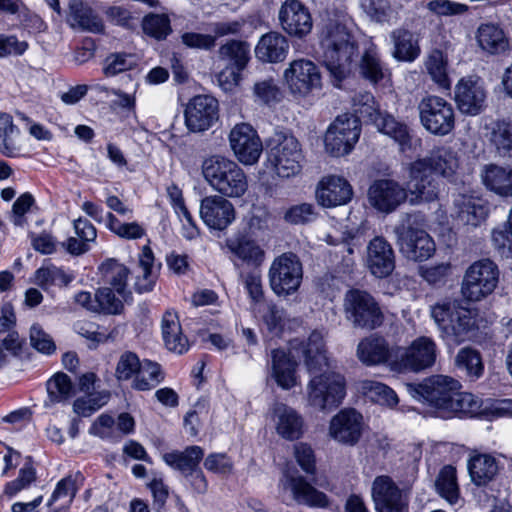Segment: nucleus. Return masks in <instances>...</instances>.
I'll return each mask as SVG.
<instances>
[{
    "instance_id": "nucleus-13",
    "label": "nucleus",
    "mask_w": 512,
    "mask_h": 512,
    "mask_svg": "<svg viewBox=\"0 0 512 512\" xmlns=\"http://www.w3.org/2000/svg\"><path fill=\"white\" fill-rule=\"evenodd\" d=\"M436 356L435 342L429 337L421 336L400 351L393 365L398 371L419 372L432 367Z\"/></svg>"
},
{
    "instance_id": "nucleus-1",
    "label": "nucleus",
    "mask_w": 512,
    "mask_h": 512,
    "mask_svg": "<svg viewBox=\"0 0 512 512\" xmlns=\"http://www.w3.org/2000/svg\"><path fill=\"white\" fill-rule=\"evenodd\" d=\"M459 168V160L450 147H437L409 165L408 190L410 202H431L437 199L439 184L436 177L452 179Z\"/></svg>"
},
{
    "instance_id": "nucleus-54",
    "label": "nucleus",
    "mask_w": 512,
    "mask_h": 512,
    "mask_svg": "<svg viewBox=\"0 0 512 512\" xmlns=\"http://www.w3.org/2000/svg\"><path fill=\"white\" fill-rule=\"evenodd\" d=\"M47 392L50 402H64L72 396L73 385L66 374L57 373L47 382Z\"/></svg>"
},
{
    "instance_id": "nucleus-16",
    "label": "nucleus",
    "mask_w": 512,
    "mask_h": 512,
    "mask_svg": "<svg viewBox=\"0 0 512 512\" xmlns=\"http://www.w3.org/2000/svg\"><path fill=\"white\" fill-rule=\"evenodd\" d=\"M401 254L408 260L421 262L435 253V243L430 235L411 226L396 229Z\"/></svg>"
},
{
    "instance_id": "nucleus-26",
    "label": "nucleus",
    "mask_w": 512,
    "mask_h": 512,
    "mask_svg": "<svg viewBox=\"0 0 512 512\" xmlns=\"http://www.w3.org/2000/svg\"><path fill=\"white\" fill-rule=\"evenodd\" d=\"M367 267L377 278L389 276L395 268V256L391 245L383 237H375L367 247Z\"/></svg>"
},
{
    "instance_id": "nucleus-20",
    "label": "nucleus",
    "mask_w": 512,
    "mask_h": 512,
    "mask_svg": "<svg viewBox=\"0 0 512 512\" xmlns=\"http://www.w3.org/2000/svg\"><path fill=\"white\" fill-rule=\"evenodd\" d=\"M408 192V188L405 189L394 180L380 179L369 187L368 200L376 210L391 213L406 201Z\"/></svg>"
},
{
    "instance_id": "nucleus-32",
    "label": "nucleus",
    "mask_w": 512,
    "mask_h": 512,
    "mask_svg": "<svg viewBox=\"0 0 512 512\" xmlns=\"http://www.w3.org/2000/svg\"><path fill=\"white\" fill-rule=\"evenodd\" d=\"M476 39L480 48L491 55L505 54L510 50L505 32L492 23L481 24L476 32Z\"/></svg>"
},
{
    "instance_id": "nucleus-42",
    "label": "nucleus",
    "mask_w": 512,
    "mask_h": 512,
    "mask_svg": "<svg viewBox=\"0 0 512 512\" xmlns=\"http://www.w3.org/2000/svg\"><path fill=\"white\" fill-rule=\"evenodd\" d=\"M467 468L471 480H493L499 472L497 460L489 454L482 453L471 455Z\"/></svg>"
},
{
    "instance_id": "nucleus-39",
    "label": "nucleus",
    "mask_w": 512,
    "mask_h": 512,
    "mask_svg": "<svg viewBox=\"0 0 512 512\" xmlns=\"http://www.w3.org/2000/svg\"><path fill=\"white\" fill-rule=\"evenodd\" d=\"M102 281L124 296L129 269L115 259H107L99 267Z\"/></svg>"
},
{
    "instance_id": "nucleus-8",
    "label": "nucleus",
    "mask_w": 512,
    "mask_h": 512,
    "mask_svg": "<svg viewBox=\"0 0 512 512\" xmlns=\"http://www.w3.org/2000/svg\"><path fill=\"white\" fill-rule=\"evenodd\" d=\"M498 281V266L490 259H481L467 268L461 293L466 300L477 302L490 295L497 287Z\"/></svg>"
},
{
    "instance_id": "nucleus-45",
    "label": "nucleus",
    "mask_w": 512,
    "mask_h": 512,
    "mask_svg": "<svg viewBox=\"0 0 512 512\" xmlns=\"http://www.w3.org/2000/svg\"><path fill=\"white\" fill-rule=\"evenodd\" d=\"M352 110L351 116L359 119L365 123H373L381 113L380 107L376 102L374 96L370 92H358L352 97Z\"/></svg>"
},
{
    "instance_id": "nucleus-23",
    "label": "nucleus",
    "mask_w": 512,
    "mask_h": 512,
    "mask_svg": "<svg viewBox=\"0 0 512 512\" xmlns=\"http://www.w3.org/2000/svg\"><path fill=\"white\" fill-rule=\"evenodd\" d=\"M270 411L276 433L281 438L294 441L302 437L305 424L297 410L284 403L275 402Z\"/></svg>"
},
{
    "instance_id": "nucleus-63",
    "label": "nucleus",
    "mask_w": 512,
    "mask_h": 512,
    "mask_svg": "<svg viewBox=\"0 0 512 512\" xmlns=\"http://www.w3.org/2000/svg\"><path fill=\"white\" fill-rule=\"evenodd\" d=\"M35 199L31 193L26 192L20 195L14 202L11 210V221L15 226L23 227L27 223L25 215L34 205Z\"/></svg>"
},
{
    "instance_id": "nucleus-53",
    "label": "nucleus",
    "mask_w": 512,
    "mask_h": 512,
    "mask_svg": "<svg viewBox=\"0 0 512 512\" xmlns=\"http://www.w3.org/2000/svg\"><path fill=\"white\" fill-rule=\"evenodd\" d=\"M142 361L138 355L131 351L123 352L117 361L115 367V378L120 381L134 380L141 369Z\"/></svg>"
},
{
    "instance_id": "nucleus-24",
    "label": "nucleus",
    "mask_w": 512,
    "mask_h": 512,
    "mask_svg": "<svg viewBox=\"0 0 512 512\" xmlns=\"http://www.w3.org/2000/svg\"><path fill=\"white\" fill-rule=\"evenodd\" d=\"M486 91L479 79L462 78L455 87L458 109L468 115H477L485 107Z\"/></svg>"
},
{
    "instance_id": "nucleus-11",
    "label": "nucleus",
    "mask_w": 512,
    "mask_h": 512,
    "mask_svg": "<svg viewBox=\"0 0 512 512\" xmlns=\"http://www.w3.org/2000/svg\"><path fill=\"white\" fill-rule=\"evenodd\" d=\"M418 110L421 124L430 133L445 136L454 129V109L445 99L427 96L420 101Z\"/></svg>"
},
{
    "instance_id": "nucleus-19",
    "label": "nucleus",
    "mask_w": 512,
    "mask_h": 512,
    "mask_svg": "<svg viewBox=\"0 0 512 512\" xmlns=\"http://www.w3.org/2000/svg\"><path fill=\"white\" fill-rule=\"evenodd\" d=\"M284 79L291 93L305 96L321 85L320 72L314 62L297 59L284 71Z\"/></svg>"
},
{
    "instance_id": "nucleus-61",
    "label": "nucleus",
    "mask_w": 512,
    "mask_h": 512,
    "mask_svg": "<svg viewBox=\"0 0 512 512\" xmlns=\"http://www.w3.org/2000/svg\"><path fill=\"white\" fill-rule=\"evenodd\" d=\"M427 9L438 17L463 15L468 12L466 4L450 0H431L427 3Z\"/></svg>"
},
{
    "instance_id": "nucleus-56",
    "label": "nucleus",
    "mask_w": 512,
    "mask_h": 512,
    "mask_svg": "<svg viewBox=\"0 0 512 512\" xmlns=\"http://www.w3.org/2000/svg\"><path fill=\"white\" fill-rule=\"evenodd\" d=\"M145 34L157 39H165L171 33L170 20L164 14H149L142 21Z\"/></svg>"
},
{
    "instance_id": "nucleus-62",
    "label": "nucleus",
    "mask_w": 512,
    "mask_h": 512,
    "mask_svg": "<svg viewBox=\"0 0 512 512\" xmlns=\"http://www.w3.org/2000/svg\"><path fill=\"white\" fill-rule=\"evenodd\" d=\"M22 340L16 331L9 332L0 339V368L6 365L10 357H16L22 350Z\"/></svg>"
},
{
    "instance_id": "nucleus-17",
    "label": "nucleus",
    "mask_w": 512,
    "mask_h": 512,
    "mask_svg": "<svg viewBox=\"0 0 512 512\" xmlns=\"http://www.w3.org/2000/svg\"><path fill=\"white\" fill-rule=\"evenodd\" d=\"M218 101L209 95H197L185 108V123L192 132L208 130L219 118Z\"/></svg>"
},
{
    "instance_id": "nucleus-44",
    "label": "nucleus",
    "mask_w": 512,
    "mask_h": 512,
    "mask_svg": "<svg viewBox=\"0 0 512 512\" xmlns=\"http://www.w3.org/2000/svg\"><path fill=\"white\" fill-rule=\"evenodd\" d=\"M490 142L501 158L512 162V121H496L491 129Z\"/></svg>"
},
{
    "instance_id": "nucleus-27",
    "label": "nucleus",
    "mask_w": 512,
    "mask_h": 512,
    "mask_svg": "<svg viewBox=\"0 0 512 512\" xmlns=\"http://www.w3.org/2000/svg\"><path fill=\"white\" fill-rule=\"evenodd\" d=\"M454 216L463 224L479 226L489 212L488 203L481 197L459 193L453 200Z\"/></svg>"
},
{
    "instance_id": "nucleus-22",
    "label": "nucleus",
    "mask_w": 512,
    "mask_h": 512,
    "mask_svg": "<svg viewBox=\"0 0 512 512\" xmlns=\"http://www.w3.org/2000/svg\"><path fill=\"white\" fill-rule=\"evenodd\" d=\"M315 194L318 204L326 208H333L350 202L353 189L344 177L326 175L318 182Z\"/></svg>"
},
{
    "instance_id": "nucleus-30",
    "label": "nucleus",
    "mask_w": 512,
    "mask_h": 512,
    "mask_svg": "<svg viewBox=\"0 0 512 512\" xmlns=\"http://www.w3.org/2000/svg\"><path fill=\"white\" fill-rule=\"evenodd\" d=\"M68 22L73 28L77 27L92 33L104 31L101 17L82 0H71L69 3Z\"/></svg>"
},
{
    "instance_id": "nucleus-14",
    "label": "nucleus",
    "mask_w": 512,
    "mask_h": 512,
    "mask_svg": "<svg viewBox=\"0 0 512 512\" xmlns=\"http://www.w3.org/2000/svg\"><path fill=\"white\" fill-rule=\"evenodd\" d=\"M229 144L235 157L245 165L255 164L263 150L257 131L248 123L236 124L231 129Z\"/></svg>"
},
{
    "instance_id": "nucleus-52",
    "label": "nucleus",
    "mask_w": 512,
    "mask_h": 512,
    "mask_svg": "<svg viewBox=\"0 0 512 512\" xmlns=\"http://www.w3.org/2000/svg\"><path fill=\"white\" fill-rule=\"evenodd\" d=\"M479 409L480 402L477 397L471 393H461L458 390L452 397L446 418L457 414L473 416L478 413Z\"/></svg>"
},
{
    "instance_id": "nucleus-9",
    "label": "nucleus",
    "mask_w": 512,
    "mask_h": 512,
    "mask_svg": "<svg viewBox=\"0 0 512 512\" xmlns=\"http://www.w3.org/2000/svg\"><path fill=\"white\" fill-rule=\"evenodd\" d=\"M268 161L278 176L288 178L296 175L303 161L299 141L291 134L276 133L270 142Z\"/></svg>"
},
{
    "instance_id": "nucleus-37",
    "label": "nucleus",
    "mask_w": 512,
    "mask_h": 512,
    "mask_svg": "<svg viewBox=\"0 0 512 512\" xmlns=\"http://www.w3.org/2000/svg\"><path fill=\"white\" fill-rule=\"evenodd\" d=\"M305 364L309 373L320 372L323 368H329V362L325 355L323 335L313 331L307 343L303 347Z\"/></svg>"
},
{
    "instance_id": "nucleus-43",
    "label": "nucleus",
    "mask_w": 512,
    "mask_h": 512,
    "mask_svg": "<svg viewBox=\"0 0 512 512\" xmlns=\"http://www.w3.org/2000/svg\"><path fill=\"white\" fill-rule=\"evenodd\" d=\"M358 67L359 74L372 84L379 83L385 77L386 69L373 44L364 51Z\"/></svg>"
},
{
    "instance_id": "nucleus-21",
    "label": "nucleus",
    "mask_w": 512,
    "mask_h": 512,
    "mask_svg": "<svg viewBox=\"0 0 512 512\" xmlns=\"http://www.w3.org/2000/svg\"><path fill=\"white\" fill-rule=\"evenodd\" d=\"M200 216L211 229L224 230L235 219L233 204L222 195H210L201 200Z\"/></svg>"
},
{
    "instance_id": "nucleus-18",
    "label": "nucleus",
    "mask_w": 512,
    "mask_h": 512,
    "mask_svg": "<svg viewBox=\"0 0 512 512\" xmlns=\"http://www.w3.org/2000/svg\"><path fill=\"white\" fill-rule=\"evenodd\" d=\"M279 24L289 36L303 38L313 27L309 9L299 0H285L278 12Z\"/></svg>"
},
{
    "instance_id": "nucleus-49",
    "label": "nucleus",
    "mask_w": 512,
    "mask_h": 512,
    "mask_svg": "<svg viewBox=\"0 0 512 512\" xmlns=\"http://www.w3.org/2000/svg\"><path fill=\"white\" fill-rule=\"evenodd\" d=\"M360 388L367 398L380 405L394 407L399 401L395 391L381 382L364 380Z\"/></svg>"
},
{
    "instance_id": "nucleus-57",
    "label": "nucleus",
    "mask_w": 512,
    "mask_h": 512,
    "mask_svg": "<svg viewBox=\"0 0 512 512\" xmlns=\"http://www.w3.org/2000/svg\"><path fill=\"white\" fill-rule=\"evenodd\" d=\"M425 65L433 81L442 88H448L450 86L446 70V60L441 51L434 50L429 55Z\"/></svg>"
},
{
    "instance_id": "nucleus-38",
    "label": "nucleus",
    "mask_w": 512,
    "mask_h": 512,
    "mask_svg": "<svg viewBox=\"0 0 512 512\" xmlns=\"http://www.w3.org/2000/svg\"><path fill=\"white\" fill-rule=\"evenodd\" d=\"M390 37L394 45V58L411 62L418 57L420 48L411 31L398 28L391 32Z\"/></svg>"
},
{
    "instance_id": "nucleus-12",
    "label": "nucleus",
    "mask_w": 512,
    "mask_h": 512,
    "mask_svg": "<svg viewBox=\"0 0 512 512\" xmlns=\"http://www.w3.org/2000/svg\"><path fill=\"white\" fill-rule=\"evenodd\" d=\"M361 133L359 119L350 114L338 116L328 128L325 135V149L334 156L348 154L358 142Z\"/></svg>"
},
{
    "instance_id": "nucleus-34",
    "label": "nucleus",
    "mask_w": 512,
    "mask_h": 512,
    "mask_svg": "<svg viewBox=\"0 0 512 512\" xmlns=\"http://www.w3.org/2000/svg\"><path fill=\"white\" fill-rule=\"evenodd\" d=\"M162 336L168 350L183 354L189 348L186 336L182 334L178 315L172 311H166L161 322Z\"/></svg>"
},
{
    "instance_id": "nucleus-31",
    "label": "nucleus",
    "mask_w": 512,
    "mask_h": 512,
    "mask_svg": "<svg viewBox=\"0 0 512 512\" xmlns=\"http://www.w3.org/2000/svg\"><path fill=\"white\" fill-rule=\"evenodd\" d=\"M392 351L388 342L378 336H369L362 339L357 346L359 360L368 366L379 365L391 359Z\"/></svg>"
},
{
    "instance_id": "nucleus-28",
    "label": "nucleus",
    "mask_w": 512,
    "mask_h": 512,
    "mask_svg": "<svg viewBox=\"0 0 512 512\" xmlns=\"http://www.w3.org/2000/svg\"><path fill=\"white\" fill-rule=\"evenodd\" d=\"M372 497L377 512H403L407 496L395 482H374Z\"/></svg>"
},
{
    "instance_id": "nucleus-47",
    "label": "nucleus",
    "mask_w": 512,
    "mask_h": 512,
    "mask_svg": "<svg viewBox=\"0 0 512 512\" xmlns=\"http://www.w3.org/2000/svg\"><path fill=\"white\" fill-rule=\"evenodd\" d=\"M164 380V373L157 362L144 360L139 373L132 381V388L138 391H148L155 388Z\"/></svg>"
},
{
    "instance_id": "nucleus-5",
    "label": "nucleus",
    "mask_w": 512,
    "mask_h": 512,
    "mask_svg": "<svg viewBox=\"0 0 512 512\" xmlns=\"http://www.w3.org/2000/svg\"><path fill=\"white\" fill-rule=\"evenodd\" d=\"M309 374L311 379L306 387L308 406L322 412L338 407L346 395L344 376L328 368Z\"/></svg>"
},
{
    "instance_id": "nucleus-33",
    "label": "nucleus",
    "mask_w": 512,
    "mask_h": 512,
    "mask_svg": "<svg viewBox=\"0 0 512 512\" xmlns=\"http://www.w3.org/2000/svg\"><path fill=\"white\" fill-rule=\"evenodd\" d=\"M484 186L501 197H512V169L496 164L485 165L481 171Z\"/></svg>"
},
{
    "instance_id": "nucleus-7",
    "label": "nucleus",
    "mask_w": 512,
    "mask_h": 512,
    "mask_svg": "<svg viewBox=\"0 0 512 512\" xmlns=\"http://www.w3.org/2000/svg\"><path fill=\"white\" fill-rule=\"evenodd\" d=\"M345 318L354 328L374 330L384 321L379 303L368 292L350 289L343 300Z\"/></svg>"
},
{
    "instance_id": "nucleus-25",
    "label": "nucleus",
    "mask_w": 512,
    "mask_h": 512,
    "mask_svg": "<svg viewBox=\"0 0 512 512\" xmlns=\"http://www.w3.org/2000/svg\"><path fill=\"white\" fill-rule=\"evenodd\" d=\"M225 246L235 258L248 266L259 268L265 260L264 249L247 233H235L226 239Z\"/></svg>"
},
{
    "instance_id": "nucleus-40",
    "label": "nucleus",
    "mask_w": 512,
    "mask_h": 512,
    "mask_svg": "<svg viewBox=\"0 0 512 512\" xmlns=\"http://www.w3.org/2000/svg\"><path fill=\"white\" fill-rule=\"evenodd\" d=\"M285 489L290 490L294 499L300 504L318 508L329 505L327 496L313 487L310 482H289Z\"/></svg>"
},
{
    "instance_id": "nucleus-58",
    "label": "nucleus",
    "mask_w": 512,
    "mask_h": 512,
    "mask_svg": "<svg viewBox=\"0 0 512 512\" xmlns=\"http://www.w3.org/2000/svg\"><path fill=\"white\" fill-rule=\"evenodd\" d=\"M93 308L97 313L118 314L123 308V304L111 288L103 287L96 291V304Z\"/></svg>"
},
{
    "instance_id": "nucleus-15",
    "label": "nucleus",
    "mask_w": 512,
    "mask_h": 512,
    "mask_svg": "<svg viewBox=\"0 0 512 512\" xmlns=\"http://www.w3.org/2000/svg\"><path fill=\"white\" fill-rule=\"evenodd\" d=\"M363 429V416L353 408L340 410L329 422V436L347 446H354L359 442Z\"/></svg>"
},
{
    "instance_id": "nucleus-29",
    "label": "nucleus",
    "mask_w": 512,
    "mask_h": 512,
    "mask_svg": "<svg viewBox=\"0 0 512 512\" xmlns=\"http://www.w3.org/2000/svg\"><path fill=\"white\" fill-rule=\"evenodd\" d=\"M288 50V39L279 32L271 31L259 39L255 47V56L263 63H278L285 60Z\"/></svg>"
},
{
    "instance_id": "nucleus-48",
    "label": "nucleus",
    "mask_w": 512,
    "mask_h": 512,
    "mask_svg": "<svg viewBox=\"0 0 512 512\" xmlns=\"http://www.w3.org/2000/svg\"><path fill=\"white\" fill-rule=\"evenodd\" d=\"M456 367L464 371L470 380L480 378L484 372V365L480 353L470 347L461 348L455 357Z\"/></svg>"
},
{
    "instance_id": "nucleus-3",
    "label": "nucleus",
    "mask_w": 512,
    "mask_h": 512,
    "mask_svg": "<svg viewBox=\"0 0 512 512\" xmlns=\"http://www.w3.org/2000/svg\"><path fill=\"white\" fill-rule=\"evenodd\" d=\"M202 174L220 195L238 198L245 194L248 181L243 169L233 160L211 156L203 161Z\"/></svg>"
},
{
    "instance_id": "nucleus-51",
    "label": "nucleus",
    "mask_w": 512,
    "mask_h": 512,
    "mask_svg": "<svg viewBox=\"0 0 512 512\" xmlns=\"http://www.w3.org/2000/svg\"><path fill=\"white\" fill-rule=\"evenodd\" d=\"M109 391L88 393L85 397L77 398L73 403V411L82 417H89L101 407L106 405L110 399Z\"/></svg>"
},
{
    "instance_id": "nucleus-64",
    "label": "nucleus",
    "mask_w": 512,
    "mask_h": 512,
    "mask_svg": "<svg viewBox=\"0 0 512 512\" xmlns=\"http://www.w3.org/2000/svg\"><path fill=\"white\" fill-rule=\"evenodd\" d=\"M30 343L37 351L44 354L49 355L56 350L52 337L39 324H33L30 328Z\"/></svg>"
},
{
    "instance_id": "nucleus-50",
    "label": "nucleus",
    "mask_w": 512,
    "mask_h": 512,
    "mask_svg": "<svg viewBox=\"0 0 512 512\" xmlns=\"http://www.w3.org/2000/svg\"><path fill=\"white\" fill-rule=\"evenodd\" d=\"M19 133V129L13 123L10 114L0 112V152L6 157H16L19 147L13 140V136Z\"/></svg>"
},
{
    "instance_id": "nucleus-59",
    "label": "nucleus",
    "mask_w": 512,
    "mask_h": 512,
    "mask_svg": "<svg viewBox=\"0 0 512 512\" xmlns=\"http://www.w3.org/2000/svg\"><path fill=\"white\" fill-rule=\"evenodd\" d=\"M204 468L220 477L232 475L234 464L226 453H210L203 462Z\"/></svg>"
},
{
    "instance_id": "nucleus-10",
    "label": "nucleus",
    "mask_w": 512,
    "mask_h": 512,
    "mask_svg": "<svg viewBox=\"0 0 512 512\" xmlns=\"http://www.w3.org/2000/svg\"><path fill=\"white\" fill-rule=\"evenodd\" d=\"M269 284L278 296L295 293L303 279V266L299 257L292 252H285L276 257L268 272Z\"/></svg>"
},
{
    "instance_id": "nucleus-41",
    "label": "nucleus",
    "mask_w": 512,
    "mask_h": 512,
    "mask_svg": "<svg viewBox=\"0 0 512 512\" xmlns=\"http://www.w3.org/2000/svg\"><path fill=\"white\" fill-rule=\"evenodd\" d=\"M372 124L377 127L379 132L397 142L402 150L409 146L411 138L407 125L397 121L393 116L381 112Z\"/></svg>"
},
{
    "instance_id": "nucleus-60",
    "label": "nucleus",
    "mask_w": 512,
    "mask_h": 512,
    "mask_svg": "<svg viewBox=\"0 0 512 512\" xmlns=\"http://www.w3.org/2000/svg\"><path fill=\"white\" fill-rule=\"evenodd\" d=\"M136 64L134 56L127 53H113L106 57L103 73L108 76H115L131 69Z\"/></svg>"
},
{
    "instance_id": "nucleus-36",
    "label": "nucleus",
    "mask_w": 512,
    "mask_h": 512,
    "mask_svg": "<svg viewBox=\"0 0 512 512\" xmlns=\"http://www.w3.org/2000/svg\"><path fill=\"white\" fill-rule=\"evenodd\" d=\"M296 362L284 350L272 351V376L283 389L296 385Z\"/></svg>"
},
{
    "instance_id": "nucleus-6",
    "label": "nucleus",
    "mask_w": 512,
    "mask_h": 512,
    "mask_svg": "<svg viewBox=\"0 0 512 512\" xmlns=\"http://www.w3.org/2000/svg\"><path fill=\"white\" fill-rule=\"evenodd\" d=\"M408 393L416 400L435 409L437 416L446 418L453 395L460 390L458 380L445 375H433L419 384L406 385Z\"/></svg>"
},
{
    "instance_id": "nucleus-55",
    "label": "nucleus",
    "mask_w": 512,
    "mask_h": 512,
    "mask_svg": "<svg viewBox=\"0 0 512 512\" xmlns=\"http://www.w3.org/2000/svg\"><path fill=\"white\" fill-rule=\"evenodd\" d=\"M255 101L272 105L278 103L282 99V92L273 78L257 81L253 87Z\"/></svg>"
},
{
    "instance_id": "nucleus-4",
    "label": "nucleus",
    "mask_w": 512,
    "mask_h": 512,
    "mask_svg": "<svg viewBox=\"0 0 512 512\" xmlns=\"http://www.w3.org/2000/svg\"><path fill=\"white\" fill-rule=\"evenodd\" d=\"M431 316L442 336L454 344L468 340L476 329L475 314L458 301H445L434 305Z\"/></svg>"
},
{
    "instance_id": "nucleus-46",
    "label": "nucleus",
    "mask_w": 512,
    "mask_h": 512,
    "mask_svg": "<svg viewBox=\"0 0 512 512\" xmlns=\"http://www.w3.org/2000/svg\"><path fill=\"white\" fill-rule=\"evenodd\" d=\"M249 53L248 43L239 40H230L218 49L219 59L230 61L229 66H233L237 70L245 69L250 59Z\"/></svg>"
},
{
    "instance_id": "nucleus-35",
    "label": "nucleus",
    "mask_w": 512,
    "mask_h": 512,
    "mask_svg": "<svg viewBox=\"0 0 512 512\" xmlns=\"http://www.w3.org/2000/svg\"><path fill=\"white\" fill-rule=\"evenodd\" d=\"M204 450L197 445L186 447L183 451L173 450L163 454V461L175 470L182 473L194 471L203 459Z\"/></svg>"
},
{
    "instance_id": "nucleus-2",
    "label": "nucleus",
    "mask_w": 512,
    "mask_h": 512,
    "mask_svg": "<svg viewBox=\"0 0 512 512\" xmlns=\"http://www.w3.org/2000/svg\"><path fill=\"white\" fill-rule=\"evenodd\" d=\"M323 63L339 86L351 72L353 60L358 56V45L347 27L329 22L320 35Z\"/></svg>"
}]
</instances>
